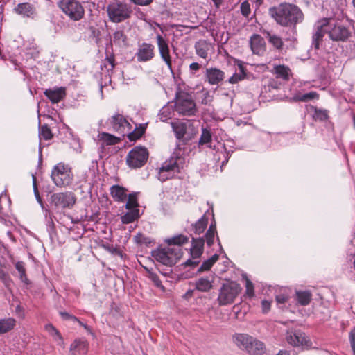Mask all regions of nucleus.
<instances>
[{
  "label": "nucleus",
  "mask_w": 355,
  "mask_h": 355,
  "mask_svg": "<svg viewBox=\"0 0 355 355\" xmlns=\"http://www.w3.org/2000/svg\"><path fill=\"white\" fill-rule=\"evenodd\" d=\"M248 352L253 354H262L264 352V345L254 338V341L252 342Z\"/></svg>",
  "instance_id": "f704fd0d"
},
{
  "label": "nucleus",
  "mask_w": 355,
  "mask_h": 355,
  "mask_svg": "<svg viewBox=\"0 0 355 355\" xmlns=\"http://www.w3.org/2000/svg\"><path fill=\"white\" fill-rule=\"evenodd\" d=\"M204 239H193L192 246L191 248V256L192 259H189L184 263L185 266H194L198 264L199 261L197 260L203 252Z\"/></svg>",
  "instance_id": "2eb2a0df"
},
{
  "label": "nucleus",
  "mask_w": 355,
  "mask_h": 355,
  "mask_svg": "<svg viewBox=\"0 0 355 355\" xmlns=\"http://www.w3.org/2000/svg\"><path fill=\"white\" fill-rule=\"evenodd\" d=\"M214 280L215 275L212 274L200 277L195 282V288L200 292H209L213 288Z\"/></svg>",
  "instance_id": "f3484780"
},
{
  "label": "nucleus",
  "mask_w": 355,
  "mask_h": 355,
  "mask_svg": "<svg viewBox=\"0 0 355 355\" xmlns=\"http://www.w3.org/2000/svg\"><path fill=\"white\" fill-rule=\"evenodd\" d=\"M132 12L130 5L119 0L110 2L107 6L109 19L114 23H120L129 19Z\"/></svg>",
  "instance_id": "423d86ee"
},
{
  "label": "nucleus",
  "mask_w": 355,
  "mask_h": 355,
  "mask_svg": "<svg viewBox=\"0 0 355 355\" xmlns=\"http://www.w3.org/2000/svg\"><path fill=\"white\" fill-rule=\"evenodd\" d=\"M211 1L214 2L215 6L217 8H218L223 2V0H211Z\"/></svg>",
  "instance_id": "338daca9"
},
{
  "label": "nucleus",
  "mask_w": 355,
  "mask_h": 355,
  "mask_svg": "<svg viewBox=\"0 0 355 355\" xmlns=\"http://www.w3.org/2000/svg\"><path fill=\"white\" fill-rule=\"evenodd\" d=\"M171 109L168 105L164 106L159 113V118L162 121H166L171 116Z\"/></svg>",
  "instance_id": "de8ad7c7"
},
{
  "label": "nucleus",
  "mask_w": 355,
  "mask_h": 355,
  "mask_svg": "<svg viewBox=\"0 0 355 355\" xmlns=\"http://www.w3.org/2000/svg\"><path fill=\"white\" fill-rule=\"evenodd\" d=\"M183 157H170L159 168L158 179L164 182L176 176L184 166Z\"/></svg>",
  "instance_id": "39448f33"
},
{
  "label": "nucleus",
  "mask_w": 355,
  "mask_h": 355,
  "mask_svg": "<svg viewBox=\"0 0 355 355\" xmlns=\"http://www.w3.org/2000/svg\"><path fill=\"white\" fill-rule=\"evenodd\" d=\"M126 191V189L119 185H113L110 187V194L115 201H125L127 198Z\"/></svg>",
  "instance_id": "393cba45"
},
{
  "label": "nucleus",
  "mask_w": 355,
  "mask_h": 355,
  "mask_svg": "<svg viewBox=\"0 0 355 355\" xmlns=\"http://www.w3.org/2000/svg\"><path fill=\"white\" fill-rule=\"evenodd\" d=\"M45 330L53 338L54 340L56 341L58 345H62L63 344L62 336L53 324H48L45 325Z\"/></svg>",
  "instance_id": "2f4dec72"
},
{
  "label": "nucleus",
  "mask_w": 355,
  "mask_h": 355,
  "mask_svg": "<svg viewBox=\"0 0 355 355\" xmlns=\"http://www.w3.org/2000/svg\"><path fill=\"white\" fill-rule=\"evenodd\" d=\"M245 280V295L250 298L254 296V287L252 282L246 277H244Z\"/></svg>",
  "instance_id": "09e8293b"
},
{
  "label": "nucleus",
  "mask_w": 355,
  "mask_h": 355,
  "mask_svg": "<svg viewBox=\"0 0 355 355\" xmlns=\"http://www.w3.org/2000/svg\"><path fill=\"white\" fill-rule=\"evenodd\" d=\"M107 123L112 127L113 131L121 136L127 135L130 141L136 140L140 138L145 132L146 128L140 125V128H135L128 121L126 118L119 114L116 113L107 121Z\"/></svg>",
  "instance_id": "f03ea898"
},
{
  "label": "nucleus",
  "mask_w": 355,
  "mask_h": 355,
  "mask_svg": "<svg viewBox=\"0 0 355 355\" xmlns=\"http://www.w3.org/2000/svg\"><path fill=\"white\" fill-rule=\"evenodd\" d=\"M189 68L191 71H197L200 69V64L198 62H193L190 64Z\"/></svg>",
  "instance_id": "69168bd1"
},
{
  "label": "nucleus",
  "mask_w": 355,
  "mask_h": 355,
  "mask_svg": "<svg viewBox=\"0 0 355 355\" xmlns=\"http://www.w3.org/2000/svg\"><path fill=\"white\" fill-rule=\"evenodd\" d=\"M297 300L302 306H306L309 304L311 300V293L309 291H297Z\"/></svg>",
  "instance_id": "c9c22d12"
},
{
  "label": "nucleus",
  "mask_w": 355,
  "mask_h": 355,
  "mask_svg": "<svg viewBox=\"0 0 355 355\" xmlns=\"http://www.w3.org/2000/svg\"><path fill=\"white\" fill-rule=\"evenodd\" d=\"M58 6L66 15L73 21H78L84 16V8L77 0H61L58 3Z\"/></svg>",
  "instance_id": "1a4fd4ad"
},
{
  "label": "nucleus",
  "mask_w": 355,
  "mask_h": 355,
  "mask_svg": "<svg viewBox=\"0 0 355 355\" xmlns=\"http://www.w3.org/2000/svg\"><path fill=\"white\" fill-rule=\"evenodd\" d=\"M148 157H127L126 163L132 168H137L144 166Z\"/></svg>",
  "instance_id": "cd10ccee"
},
{
  "label": "nucleus",
  "mask_w": 355,
  "mask_h": 355,
  "mask_svg": "<svg viewBox=\"0 0 355 355\" xmlns=\"http://www.w3.org/2000/svg\"><path fill=\"white\" fill-rule=\"evenodd\" d=\"M128 211L121 217L123 224H128L137 220L139 218V209H128Z\"/></svg>",
  "instance_id": "c85d7f7f"
},
{
  "label": "nucleus",
  "mask_w": 355,
  "mask_h": 355,
  "mask_svg": "<svg viewBox=\"0 0 355 355\" xmlns=\"http://www.w3.org/2000/svg\"><path fill=\"white\" fill-rule=\"evenodd\" d=\"M130 2L139 6H148L153 0H128Z\"/></svg>",
  "instance_id": "052dcab7"
},
{
  "label": "nucleus",
  "mask_w": 355,
  "mask_h": 355,
  "mask_svg": "<svg viewBox=\"0 0 355 355\" xmlns=\"http://www.w3.org/2000/svg\"><path fill=\"white\" fill-rule=\"evenodd\" d=\"M15 268L19 273L20 280L26 284H29L30 281L26 276V270L25 263L23 261H17L15 263Z\"/></svg>",
  "instance_id": "473e14b6"
},
{
  "label": "nucleus",
  "mask_w": 355,
  "mask_h": 355,
  "mask_svg": "<svg viewBox=\"0 0 355 355\" xmlns=\"http://www.w3.org/2000/svg\"><path fill=\"white\" fill-rule=\"evenodd\" d=\"M175 110L179 116H191L197 112L196 105L191 96L187 93L178 92L176 94Z\"/></svg>",
  "instance_id": "0eeeda50"
},
{
  "label": "nucleus",
  "mask_w": 355,
  "mask_h": 355,
  "mask_svg": "<svg viewBox=\"0 0 355 355\" xmlns=\"http://www.w3.org/2000/svg\"><path fill=\"white\" fill-rule=\"evenodd\" d=\"M51 177L54 184L59 187L71 184L73 178L70 166L62 162L54 166L51 171Z\"/></svg>",
  "instance_id": "6e6552de"
},
{
  "label": "nucleus",
  "mask_w": 355,
  "mask_h": 355,
  "mask_svg": "<svg viewBox=\"0 0 355 355\" xmlns=\"http://www.w3.org/2000/svg\"><path fill=\"white\" fill-rule=\"evenodd\" d=\"M216 233V224L211 223L205 234L206 242L209 246L214 243V239Z\"/></svg>",
  "instance_id": "a19ab883"
},
{
  "label": "nucleus",
  "mask_w": 355,
  "mask_h": 355,
  "mask_svg": "<svg viewBox=\"0 0 355 355\" xmlns=\"http://www.w3.org/2000/svg\"><path fill=\"white\" fill-rule=\"evenodd\" d=\"M44 93L53 103H56L64 97L65 89L62 87L54 89H48Z\"/></svg>",
  "instance_id": "4be33fe9"
},
{
  "label": "nucleus",
  "mask_w": 355,
  "mask_h": 355,
  "mask_svg": "<svg viewBox=\"0 0 355 355\" xmlns=\"http://www.w3.org/2000/svg\"><path fill=\"white\" fill-rule=\"evenodd\" d=\"M139 204L137 202L136 194H129L128 201L125 204V208L127 209H138Z\"/></svg>",
  "instance_id": "a18cd8bd"
},
{
  "label": "nucleus",
  "mask_w": 355,
  "mask_h": 355,
  "mask_svg": "<svg viewBox=\"0 0 355 355\" xmlns=\"http://www.w3.org/2000/svg\"><path fill=\"white\" fill-rule=\"evenodd\" d=\"M274 71L277 78L288 80L289 78L290 69L284 65H277L274 67Z\"/></svg>",
  "instance_id": "72a5a7b5"
},
{
  "label": "nucleus",
  "mask_w": 355,
  "mask_h": 355,
  "mask_svg": "<svg viewBox=\"0 0 355 355\" xmlns=\"http://www.w3.org/2000/svg\"><path fill=\"white\" fill-rule=\"evenodd\" d=\"M128 155H149V152L145 147L135 146L128 153Z\"/></svg>",
  "instance_id": "3c124183"
},
{
  "label": "nucleus",
  "mask_w": 355,
  "mask_h": 355,
  "mask_svg": "<svg viewBox=\"0 0 355 355\" xmlns=\"http://www.w3.org/2000/svg\"><path fill=\"white\" fill-rule=\"evenodd\" d=\"M218 259V255L215 254L209 259L205 261L198 269V272L209 270Z\"/></svg>",
  "instance_id": "79ce46f5"
},
{
  "label": "nucleus",
  "mask_w": 355,
  "mask_h": 355,
  "mask_svg": "<svg viewBox=\"0 0 355 355\" xmlns=\"http://www.w3.org/2000/svg\"><path fill=\"white\" fill-rule=\"evenodd\" d=\"M16 321L12 318L0 320V334L8 332L15 326Z\"/></svg>",
  "instance_id": "7c9ffc66"
},
{
  "label": "nucleus",
  "mask_w": 355,
  "mask_h": 355,
  "mask_svg": "<svg viewBox=\"0 0 355 355\" xmlns=\"http://www.w3.org/2000/svg\"><path fill=\"white\" fill-rule=\"evenodd\" d=\"M71 148L73 149V153L78 154L81 153V144L79 139H73L70 143Z\"/></svg>",
  "instance_id": "4d7b16f0"
},
{
  "label": "nucleus",
  "mask_w": 355,
  "mask_h": 355,
  "mask_svg": "<svg viewBox=\"0 0 355 355\" xmlns=\"http://www.w3.org/2000/svg\"><path fill=\"white\" fill-rule=\"evenodd\" d=\"M205 75L210 85H218L223 80L225 77V73L223 71L214 67L207 68Z\"/></svg>",
  "instance_id": "a211bd4d"
},
{
  "label": "nucleus",
  "mask_w": 355,
  "mask_h": 355,
  "mask_svg": "<svg viewBox=\"0 0 355 355\" xmlns=\"http://www.w3.org/2000/svg\"><path fill=\"white\" fill-rule=\"evenodd\" d=\"M14 10L18 15L30 17L34 12V7L29 3H21L17 5Z\"/></svg>",
  "instance_id": "a878e982"
},
{
  "label": "nucleus",
  "mask_w": 355,
  "mask_h": 355,
  "mask_svg": "<svg viewBox=\"0 0 355 355\" xmlns=\"http://www.w3.org/2000/svg\"><path fill=\"white\" fill-rule=\"evenodd\" d=\"M271 301L263 300L261 301V310L263 313H268L270 310Z\"/></svg>",
  "instance_id": "bf43d9fd"
},
{
  "label": "nucleus",
  "mask_w": 355,
  "mask_h": 355,
  "mask_svg": "<svg viewBox=\"0 0 355 355\" xmlns=\"http://www.w3.org/2000/svg\"><path fill=\"white\" fill-rule=\"evenodd\" d=\"M212 142V135L211 130L207 128L202 127L201 128V135L198 141V146L199 147H211V144Z\"/></svg>",
  "instance_id": "b1692460"
},
{
  "label": "nucleus",
  "mask_w": 355,
  "mask_h": 355,
  "mask_svg": "<svg viewBox=\"0 0 355 355\" xmlns=\"http://www.w3.org/2000/svg\"><path fill=\"white\" fill-rule=\"evenodd\" d=\"M349 340L351 345H355V327L353 328L349 333Z\"/></svg>",
  "instance_id": "0e129e2a"
},
{
  "label": "nucleus",
  "mask_w": 355,
  "mask_h": 355,
  "mask_svg": "<svg viewBox=\"0 0 355 355\" xmlns=\"http://www.w3.org/2000/svg\"><path fill=\"white\" fill-rule=\"evenodd\" d=\"M112 41L116 45L125 46L127 45V36L123 30L116 29L113 33Z\"/></svg>",
  "instance_id": "bb28decb"
},
{
  "label": "nucleus",
  "mask_w": 355,
  "mask_h": 355,
  "mask_svg": "<svg viewBox=\"0 0 355 355\" xmlns=\"http://www.w3.org/2000/svg\"><path fill=\"white\" fill-rule=\"evenodd\" d=\"M155 56V46L152 44L142 42L139 44L135 58L139 62H146Z\"/></svg>",
  "instance_id": "ddd939ff"
},
{
  "label": "nucleus",
  "mask_w": 355,
  "mask_h": 355,
  "mask_svg": "<svg viewBox=\"0 0 355 355\" xmlns=\"http://www.w3.org/2000/svg\"><path fill=\"white\" fill-rule=\"evenodd\" d=\"M240 9H241V12L243 16H244L245 17H249V15L251 12V9H250V5L248 3V1H245L242 2L240 6Z\"/></svg>",
  "instance_id": "864d4df0"
},
{
  "label": "nucleus",
  "mask_w": 355,
  "mask_h": 355,
  "mask_svg": "<svg viewBox=\"0 0 355 355\" xmlns=\"http://www.w3.org/2000/svg\"><path fill=\"white\" fill-rule=\"evenodd\" d=\"M156 39L160 56L166 64L168 69H171L172 62L168 42L161 35L159 34L157 35Z\"/></svg>",
  "instance_id": "dca6fc26"
},
{
  "label": "nucleus",
  "mask_w": 355,
  "mask_h": 355,
  "mask_svg": "<svg viewBox=\"0 0 355 355\" xmlns=\"http://www.w3.org/2000/svg\"><path fill=\"white\" fill-rule=\"evenodd\" d=\"M195 49L198 56L202 58L207 57V45L205 42H197Z\"/></svg>",
  "instance_id": "c03bdc74"
},
{
  "label": "nucleus",
  "mask_w": 355,
  "mask_h": 355,
  "mask_svg": "<svg viewBox=\"0 0 355 355\" xmlns=\"http://www.w3.org/2000/svg\"><path fill=\"white\" fill-rule=\"evenodd\" d=\"M188 238L184 235L180 234L175 236L172 238L168 239L166 242L168 243V246H179L187 243Z\"/></svg>",
  "instance_id": "e433bc0d"
},
{
  "label": "nucleus",
  "mask_w": 355,
  "mask_h": 355,
  "mask_svg": "<svg viewBox=\"0 0 355 355\" xmlns=\"http://www.w3.org/2000/svg\"><path fill=\"white\" fill-rule=\"evenodd\" d=\"M286 340L288 344L293 347H300L302 349H309L311 347V342L304 333L300 331H288Z\"/></svg>",
  "instance_id": "f8f14e48"
},
{
  "label": "nucleus",
  "mask_w": 355,
  "mask_h": 355,
  "mask_svg": "<svg viewBox=\"0 0 355 355\" xmlns=\"http://www.w3.org/2000/svg\"><path fill=\"white\" fill-rule=\"evenodd\" d=\"M347 17L342 10H338L333 17L328 18V34L332 40L345 41L350 35L349 29L343 24Z\"/></svg>",
  "instance_id": "7ed1b4c3"
},
{
  "label": "nucleus",
  "mask_w": 355,
  "mask_h": 355,
  "mask_svg": "<svg viewBox=\"0 0 355 355\" xmlns=\"http://www.w3.org/2000/svg\"><path fill=\"white\" fill-rule=\"evenodd\" d=\"M233 340L240 349L248 352L254 338L245 334H236L233 336Z\"/></svg>",
  "instance_id": "6ab92c4d"
},
{
  "label": "nucleus",
  "mask_w": 355,
  "mask_h": 355,
  "mask_svg": "<svg viewBox=\"0 0 355 355\" xmlns=\"http://www.w3.org/2000/svg\"><path fill=\"white\" fill-rule=\"evenodd\" d=\"M100 139L107 145H112L116 144L119 141V138L107 132H102L98 135Z\"/></svg>",
  "instance_id": "ea45409f"
},
{
  "label": "nucleus",
  "mask_w": 355,
  "mask_h": 355,
  "mask_svg": "<svg viewBox=\"0 0 355 355\" xmlns=\"http://www.w3.org/2000/svg\"><path fill=\"white\" fill-rule=\"evenodd\" d=\"M243 78V75L234 73L228 80V82L231 84L237 83L239 81L241 80Z\"/></svg>",
  "instance_id": "13d9d810"
},
{
  "label": "nucleus",
  "mask_w": 355,
  "mask_h": 355,
  "mask_svg": "<svg viewBox=\"0 0 355 355\" xmlns=\"http://www.w3.org/2000/svg\"><path fill=\"white\" fill-rule=\"evenodd\" d=\"M319 94L316 92H310L306 94H296L293 97L295 101L308 102L313 99H318Z\"/></svg>",
  "instance_id": "c756f323"
},
{
  "label": "nucleus",
  "mask_w": 355,
  "mask_h": 355,
  "mask_svg": "<svg viewBox=\"0 0 355 355\" xmlns=\"http://www.w3.org/2000/svg\"><path fill=\"white\" fill-rule=\"evenodd\" d=\"M268 13L282 26L295 28L304 19L301 10L297 6L288 3L270 8Z\"/></svg>",
  "instance_id": "f257e3e1"
},
{
  "label": "nucleus",
  "mask_w": 355,
  "mask_h": 355,
  "mask_svg": "<svg viewBox=\"0 0 355 355\" xmlns=\"http://www.w3.org/2000/svg\"><path fill=\"white\" fill-rule=\"evenodd\" d=\"M39 137L41 140L45 141H49L52 138L53 134L47 125H44L40 128Z\"/></svg>",
  "instance_id": "37998d69"
},
{
  "label": "nucleus",
  "mask_w": 355,
  "mask_h": 355,
  "mask_svg": "<svg viewBox=\"0 0 355 355\" xmlns=\"http://www.w3.org/2000/svg\"><path fill=\"white\" fill-rule=\"evenodd\" d=\"M325 33H328V18H323L318 21L315 24V31L312 36V46L319 49L320 42Z\"/></svg>",
  "instance_id": "4468645a"
},
{
  "label": "nucleus",
  "mask_w": 355,
  "mask_h": 355,
  "mask_svg": "<svg viewBox=\"0 0 355 355\" xmlns=\"http://www.w3.org/2000/svg\"><path fill=\"white\" fill-rule=\"evenodd\" d=\"M281 83L277 79H270L263 89L265 92H271L272 89H278Z\"/></svg>",
  "instance_id": "8fccbe9b"
},
{
  "label": "nucleus",
  "mask_w": 355,
  "mask_h": 355,
  "mask_svg": "<svg viewBox=\"0 0 355 355\" xmlns=\"http://www.w3.org/2000/svg\"><path fill=\"white\" fill-rule=\"evenodd\" d=\"M76 201L75 194L71 191L53 193L51 196V203L58 208L71 209Z\"/></svg>",
  "instance_id": "9b49d317"
},
{
  "label": "nucleus",
  "mask_w": 355,
  "mask_h": 355,
  "mask_svg": "<svg viewBox=\"0 0 355 355\" xmlns=\"http://www.w3.org/2000/svg\"><path fill=\"white\" fill-rule=\"evenodd\" d=\"M315 116L320 121H325L328 118V112L326 110L315 109Z\"/></svg>",
  "instance_id": "6e6d98bb"
},
{
  "label": "nucleus",
  "mask_w": 355,
  "mask_h": 355,
  "mask_svg": "<svg viewBox=\"0 0 355 355\" xmlns=\"http://www.w3.org/2000/svg\"><path fill=\"white\" fill-rule=\"evenodd\" d=\"M288 300V297L284 295H279L276 296V301L277 304H284Z\"/></svg>",
  "instance_id": "e2e57ef3"
},
{
  "label": "nucleus",
  "mask_w": 355,
  "mask_h": 355,
  "mask_svg": "<svg viewBox=\"0 0 355 355\" xmlns=\"http://www.w3.org/2000/svg\"><path fill=\"white\" fill-rule=\"evenodd\" d=\"M77 322L79 323V324H80V326L83 327H84V328H85V329L88 332H91V329H90V328H89L87 325H86V324H83V323L82 322H80L79 320H78V321H77Z\"/></svg>",
  "instance_id": "774afa93"
},
{
  "label": "nucleus",
  "mask_w": 355,
  "mask_h": 355,
  "mask_svg": "<svg viewBox=\"0 0 355 355\" xmlns=\"http://www.w3.org/2000/svg\"><path fill=\"white\" fill-rule=\"evenodd\" d=\"M32 179H33V191H34L35 196L36 198L37 201L42 207L43 206L42 200L40 196L39 191H38L37 184H36V177L33 174H32Z\"/></svg>",
  "instance_id": "5fc2aeb1"
},
{
  "label": "nucleus",
  "mask_w": 355,
  "mask_h": 355,
  "mask_svg": "<svg viewBox=\"0 0 355 355\" xmlns=\"http://www.w3.org/2000/svg\"><path fill=\"white\" fill-rule=\"evenodd\" d=\"M240 291V286L235 282H231L223 284L220 290L218 297L219 304L225 306L232 304Z\"/></svg>",
  "instance_id": "9d476101"
},
{
  "label": "nucleus",
  "mask_w": 355,
  "mask_h": 355,
  "mask_svg": "<svg viewBox=\"0 0 355 355\" xmlns=\"http://www.w3.org/2000/svg\"><path fill=\"white\" fill-rule=\"evenodd\" d=\"M145 269L147 271V272L148 273V277L150 278L152 280V282L154 283V284L157 287L160 288L161 289H162L164 291V287L162 284V282L159 279L157 275L155 274V272H153V271H151L150 270H149L147 268H145Z\"/></svg>",
  "instance_id": "49530a36"
},
{
  "label": "nucleus",
  "mask_w": 355,
  "mask_h": 355,
  "mask_svg": "<svg viewBox=\"0 0 355 355\" xmlns=\"http://www.w3.org/2000/svg\"><path fill=\"white\" fill-rule=\"evenodd\" d=\"M174 131L175 132L176 137L178 139L183 138L186 133V125L183 123H181L177 125L173 126Z\"/></svg>",
  "instance_id": "603ef678"
},
{
  "label": "nucleus",
  "mask_w": 355,
  "mask_h": 355,
  "mask_svg": "<svg viewBox=\"0 0 355 355\" xmlns=\"http://www.w3.org/2000/svg\"><path fill=\"white\" fill-rule=\"evenodd\" d=\"M88 351V343L81 339L76 340L70 347L71 355H86Z\"/></svg>",
  "instance_id": "412c9836"
},
{
  "label": "nucleus",
  "mask_w": 355,
  "mask_h": 355,
  "mask_svg": "<svg viewBox=\"0 0 355 355\" xmlns=\"http://www.w3.org/2000/svg\"><path fill=\"white\" fill-rule=\"evenodd\" d=\"M114 58L113 56L107 57L105 60L103 64L101 65V69L102 71H104V68L107 72L109 82H111L110 79V73L112 72L114 68Z\"/></svg>",
  "instance_id": "4c0bfd02"
},
{
  "label": "nucleus",
  "mask_w": 355,
  "mask_h": 355,
  "mask_svg": "<svg viewBox=\"0 0 355 355\" xmlns=\"http://www.w3.org/2000/svg\"><path fill=\"white\" fill-rule=\"evenodd\" d=\"M263 34L265 35L268 42L272 45L274 48L277 50L282 49L284 42L280 36L268 31H263Z\"/></svg>",
  "instance_id": "5701e85b"
},
{
  "label": "nucleus",
  "mask_w": 355,
  "mask_h": 355,
  "mask_svg": "<svg viewBox=\"0 0 355 355\" xmlns=\"http://www.w3.org/2000/svg\"><path fill=\"white\" fill-rule=\"evenodd\" d=\"M182 248L179 246H167L152 252V257L163 265L172 266L181 258Z\"/></svg>",
  "instance_id": "20e7f679"
},
{
  "label": "nucleus",
  "mask_w": 355,
  "mask_h": 355,
  "mask_svg": "<svg viewBox=\"0 0 355 355\" xmlns=\"http://www.w3.org/2000/svg\"><path fill=\"white\" fill-rule=\"evenodd\" d=\"M250 47L252 53L257 55H261L265 51V42L261 35L254 34L250 37Z\"/></svg>",
  "instance_id": "aec40b11"
},
{
  "label": "nucleus",
  "mask_w": 355,
  "mask_h": 355,
  "mask_svg": "<svg viewBox=\"0 0 355 355\" xmlns=\"http://www.w3.org/2000/svg\"><path fill=\"white\" fill-rule=\"evenodd\" d=\"M60 314L62 317V318H64L65 320H71L76 321V322L78 321V319L76 316L72 315L67 312H60Z\"/></svg>",
  "instance_id": "680f3d73"
},
{
  "label": "nucleus",
  "mask_w": 355,
  "mask_h": 355,
  "mask_svg": "<svg viewBox=\"0 0 355 355\" xmlns=\"http://www.w3.org/2000/svg\"><path fill=\"white\" fill-rule=\"evenodd\" d=\"M208 223V218L205 215H203L194 225V230L195 232L198 234H200L204 232L205 228L207 227Z\"/></svg>",
  "instance_id": "58836bf2"
}]
</instances>
